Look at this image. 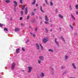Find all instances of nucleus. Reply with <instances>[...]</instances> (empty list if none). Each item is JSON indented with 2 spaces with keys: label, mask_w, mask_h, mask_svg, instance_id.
Instances as JSON below:
<instances>
[{
  "label": "nucleus",
  "mask_w": 78,
  "mask_h": 78,
  "mask_svg": "<svg viewBox=\"0 0 78 78\" xmlns=\"http://www.w3.org/2000/svg\"><path fill=\"white\" fill-rule=\"evenodd\" d=\"M50 31H52V29H51V30Z\"/></svg>",
  "instance_id": "4d7b16f0"
},
{
  "label": "nucleus",
  "mask_w": 78,
  "mask_h": 78,
  "mask_svg": "<svg viewBox=\"0 0 78 78\" xmlns=\"http://www.w3.org/2000/svg\"><path fill=\"white\" fill-rule=\"evenodd\" d=\"M64 68H65V66H62L61 69H64Z\"/></svg>",
  "instance_id": "72a5a7b5"
},
{
  "label": "nucleus",
  "mask_w": 78,
  "mask_h": 78,
  "mask_svg": "<svg viewBox=\"0 0 78 78\" xmlns=\"http://www.w3.org/2000/svg\"><path fill=\"white\" fill-rule=\"evenodd\" d=\"M30 34H33V33H30Z\"/></svg>",
  "instance_id": "5fc2aeb1"
},
{
  "label": "nucleus",
  "mask_w": 78,
  "mask_h": 78,
  "mask_svg": "<svg viewBox=\"0 0 78 78\" xmlns=\"http://www.w3.org/2000/svg\"><path fill=\"white\" fill-rule=\"evenodd\" d=\"M37 28L36 27L35 28V31H37Z\"/></svg>",
  "instance_id": "ea45409f"
},
{
  "label": "nucleus",
  "mask_w": 78,
  "mask_h": 78,
  "mask_svg": "<svg viewBox=\"0 0 78 78\" xmlns=\"http://www.w3.org/2000/svg\"><path fill=\"white\" fill-rule=\"evenodd\" d=\"M36 46L37 50H39V44H36Z\"/></svg>",
  "instance_id": "9b49d317"
},
{
  "label": "nucleus",
  "mask_w": 78,
  "mask_h": 78,
  "mask_svg": "<svg viewBox=\"0 0 78 78\" xmlns=\"http://www.w3.org/2000/svg\"><path fill=\"white\" fill-rule=\"evenodd\" d=\"M76 14H77V15L78 14V11H77L76 12Z\"/></svg>",
  "instance_id": "09e8293b"
},
{
  "label": "nucleus",
  "mask_w": 78,
  "mask_h": 78,
  "mask_svg": "<svg viewBox=\"0 0 78 78\" xmlns=\"http://www.w3.org/2000/svg\"><path fill=\"white\" fill-rule=\"evenodd\" d=\"M69 27H70V28H71V29H72V30H73V26H72V25H70Z\"/></svg>",
  "instance_id": "5701e85b"
},
{
  "label": "nucleus",
  "mask_w": 78,
  "mask_h": 78,
  "mask_svg": "<svg viewBox=\"0 0 78 78\" xmlns=\"http://www.w3.org/2000/svg\"><path fill=\"white\" fill-rule=\"evenodd\" d=\"M29 42V40H27V41H26V44H27V42Z\"/></svg>",
  "instance_id": "a19ab883"
},
{
  "label": "nucleus",
  "mask_w": 78,
  "mask_h": 78,
  "mask_svg": "<svg viewBox=\"0 0 78 78\" xmlns=\"http://www.w3.org/2000/svg\"><path fill=\"white\" fill-rule=\"evenodd\" d=\"M25 5H23V6L22 7V10H23V9H25Z\"/></svg>",
  "instance_id": "b1692460"
},
{
  "label": "nucleus",
  "mask_w": 78,
  "mask_h": 78,
  "mask_svg": "<svg viewBox=\"0 0 78 78\" xmlns=\"http://www.w3.org/2000/svg\"><path fill=\"white\" fill-rule=\"evenodd\" d=\"M22 19H23V18L22 17H21L20 18V20H22Z\"/></svg>",
  "instance_id": "79ce46f5"
},
{
  "label": "nucleus",
  "mask_w": 78,
  "mask_h": 78,
  "mask_svg": "<svg viewBox=\"0 0 78 78\" xmlns=\"http://www.w3.org/2000/svg\"><path fill=\"white\" fill-rule=\"evenodd\" d=\"M77 2L78 3V0H77Z\"/></svg>",
  "instance_id": "680f3d73"
},
{
  "label": "nucleus",
  "mask_w": 78,
  "mask_h": 78,
  "mask_svg": "<svg viewBox=\"0 0 78 78\" xmlns=\"http://www.w3.org/2000/svg\"><path fill=\"white\" fill-rule=\"evenodd\" d=\"M41 76V77H43V76H44V74L43 73H41L40 75Z\"/></svg>",
  "instance_id": "412c9836"
},
{
  "label": "nucleus",
  "mask_w": 78,
  "mask_h": 78,
  "mask_svg": "<svg viewBox=\"0 0 78 78\" xmlns=\"http://www.w3.org/2000/svg\"><path fill=\"white\" fill-rule=\"evenodd\" d=\"M44 23L46 24H48V22H47V21H45L44 22Z\"/></svg>",
  "instance_id": "4c0bfd02"
},
{
  "label": "nucleus",
  "mask_w": 78,
  "mask_h": 78,
  "mask_svg": "<svg viewBox=\"0 0 78 78\" xmlns=\"http://www.w3.org/2000/svg\"><path fill=\"white\" fill-rule=\"evenodd\" d=\"M52 26H53V25L52 24H51L50 26L51 27H52Z\"/></svg>",
  "instance_id": "603ef678"
},
{
  "label": "nucleus",
  "mask_w": 78,
  "mask_h": 78,
  "mask_svg": "<svg viewBox=\"0 0 78 78\" xmlns=\"http://www.w3.org/2000/svg\"><path fill=\"white\" fill-rule=\"evenodd\" d=\"M45 20H46V21H48V16L47 15L45 16Z\"/></svg>",
  "instance_id": "9d476101"
},
{
  "label": "nucleus",
  "mask_w": 78,
  "mask_h": 78,
  "mask_svg": "<svg viewBox=\"0 0 78 78\" xmlns=\"http://www.w3.org/2000/svg\"><path fill=\"white\" fill-rule=\"evenodd\" d=\"M35 21L34 20H32V23H34Z\"/></svg>",
  "instance_id": "37998d69"
},
{
  "label": "nucleus",
  "mask_w": 78,
  "mask_h": 78,
  "mask_svg": "<svg viewBox=\"0 0 78 78\" xmlns=\"http://www.w3.org/2000/svg\"><path fill=\"white\" fill-rule=\"evenodd\" d=\"M51 69H52V70H53V68H51Z\"/></svg>",
  "instance_id": "bf43d9fd"
},
{
  "label": "nucleus",
  "mask_w": 78,
  "mask_h": 78,
  "mask_svg": "<svg viewBox=\"0 0 78 78\" xmlns=\"http://www.w3.org/2000/svg\"><path fill=\"white\" fill-rule=\"evenodd\" d=\"M14 67H15V63H13L11 66V69L12 70L14 69Z\"/></svg>",
  "instance_id": "f257e3e1"
},
{
  "label": "nucleus",
  "mask_w": 78,
  "mask_h": 78,
  "mask_svg": "<svg viewBox=\"0 0 78 78\" xmlns=\"http://www.w3.org/2000/svg\"><path fill=\"white\" fill-rule=\"evenodd\" d=\"M20 3H21V4H22V3H23V2H22V0H20Z\"/></svg>",
  "instance_id": "473e14b6"
},
{
  "label": "nucleus",
  "mask_w": 78,
  "mask_h": 78,
  "mask_svg": "<svg viewBox=\"0 0 78 78\" xmlns=\"http://www.w3.org/2000/svg\"><path fill=\"white\" fill-rule=\"evenodd\" d=\"M53 37H55V35H53Z\"/></svg>",
  "instance_id": "052dcab7"
},
{
  "label": "nucleus",
  "mask_w": 78,
  "mask_h": 78,
  "mask_svg": "<svg viewBox=\"0 0 78 78\" xmlns=\"http://www.w3.org/2000/svg\"><path fill=\"white\" fill-rule=\"evenodd\" d=\"M56 41H57V38H56L55 39V42L56 44L58 45V46H59V43Z\"/></svg>",
  "instance_id": "423d86ee"
},
{
  "label": "nucleus",
  "mask_w": 78,
  "mask_h": 78,
  "mask_svg": "<svg viewBox=\"0 0 78 78\" xmlns=\"http://www.w3.org/2000/svg\"><path fill=\"white\" fill-rule=\"evenodd\" d=\"M71 18L73 19V20H75V17H74V16L72 14H71Z\"/></svg>",
  "instance_id": "20e7f679"
},
{
  "label": "nucleus",
  "mask_w": 78,
  "mask_h": 78,
  "mask_svg": "<svg viewBox=\"0 0 78 78\" xmlns=\"http://www.w3.org/2000/svg\"><path fill=\"white\" fill-rule=\"evenodd\" d=\"M45 30H46V31H48L47 29L45 28Z\"/></svg>",
  "instance_id": "8fccbe9b"
},
{
  "label": "nucleus",
  "mask_w": 78,
  "mask_h": 78,
  "mask_svg": "<svg viewBox=\"0 0 78 78\" xmlns=\"http://www.w3.org/2000/svg\"><path fill=\"white\" fill-rule=\"evenodd\" d=\"M11 20H12V19H11Z\"/></svg>",
  "instance_id": "e2e57ef3"
},
{
  "label": "nucleus",
  "mask_w": 78,
  "mask_h": 78,
  "mask_svg": "<svg viewBox=\"0 0 78 78\" xmlns=\"http://www.w3.org/2000/svg\"><path fill=\"white\" fill-rule=\"evenodd\" d=\"M25 14H28V8L26 7L25 9Z\"/></svg>",
  "instance_id": "0eeeda50"
},
{
  "label": "nucleus",
  "mask_w": 78,
  "mask_h": 78,
  "mask_svg": "<svg viewBox=\"0 0 78 78\" xmlns=\"http://www.w3.org/2000/svg\"><path fill=\"white\" fill-rule=\"evenodd\" d=\"M21 26H23V23H22L21 24Z\"/></svg>",
  "instance_id": "a18cd8bd"
},
{
  "label": "nucleus",
  "mask_w": 78,
  "mask_h": 78,
  "mask_svg": "<svg viewBox=\"0 0 78 78\" xmlns=\"http://www.w3.org/2000/svg\"><path fill=\"white\" fill-rule=\"evenodd\" d=\"M70 78H75L74 77H70Z\"/></svg>",
  "instance_id": "864d4df0"
},
{
  "label": "nucleus",
  "mask_w": 78,
  "mask_h": 78,
  "mask_svg": "<svg viewBox=\"0 0 78 78\" xmlns=\"http://www.w3.org/2000/svg\"><path fill=\"white\" fill-rule=\"evenodd\" d=\"M75 7H76V9H78V5H75Z\"/></svg>",
  "instance_id": "7c9ffc66"
},
{
  "label": "nucleus",
  "mask_w": 78,
  "mask_h": 78,
  "mask_svg": "<svg viewBox=\"0 0 78 78\" xmlns=\"http://www.w3.org/2000/svg\"><path fill=\"white\" fill-rule=\"evenodd\" d=\"M21 14L22 16L23 14V11H21Z\"/></svg>",
  "instance_id": "c756f323"
},
{
  "label": "nucleus",
  "mask_w": 78,
  "mask_h": 78,
  "mask_svg": "<svg viewBox=\"0 0 78 78\" xmlns=\"http://www.w3.org/2000/svg\"><path fill=\"white\" fill-rule=\"evenodd\" d=\"M19 50H20V48H18L16 49V52L17 53H19Z\"/></svg>",
  "instance_id": "dca6fc26"
},
{
  "label": "nucleus",
  "mask_w": 78,
  "mask_h": 78,
  "mask_svg": "<svg viewBox=\"0 0 78 78\" xmlns=\"http://www.w3.org/2000/svg\"><path fill=\"white\" fill-rule=\"evenodd\" d=\"M28 68L29 69L28 72L29 73H30V72H31V70H32V69H33V67H31L28 66Z\"/></svg>",
  "instance_id": "f03ea898"
},
{
  "label": "nucleus",
  "mask_w": 78,
  "mask_h": 78,
  "mask_svg": "<svg viewBox=\"0 0 78 78\" xmlns=\"http://www.w3.org/2000/svg\"><path fill=\"white\" fill-rule=\"evenodd\" d=\"M58 17H60V18H61V19H62L63 17V16H62L61 14L58 15Z\"/></svg>",
  "instance_id": "4468645a"
},
{
  "label": "nucleus",
  "mask_w": 78,
  "mask_h": 78,
  "mask_svg": "<svg viewBox=\"0 0 78 78\" xmlns=\"http://www.w3.org/2000/svg\"><path fill=\"white\" fill-rule=\"evenodd\" d=\"M33 36L34 37H35V36H36V35L35 34H34Z\"/></svg>",
  "instance_id": "49530a36"
},
{
  "label": "nucleus",
  "mask_w": 78,
  "mask_h": 78,
  "mask_svg": "<svg viewBox=\"0 0 78 78\" xmlns=\"http://www.w3.org/2000/svg\"><path fill=\"white\" fill-rule=\"evenodd\" d=\"M72 66H73L74 69H76V66H75V63H73Z\"/></svg>",
  "instance_id": "6e6552de"
},
{
  "label": "nucleus",
  "mask_w": 78,
  "mask_h": 78,
  "mask_svg": "<svg viewBox=\"0 0 78 78\" xmlns=\"http://www.w3.org/2000/svg\"><path fill=\"white\" fill-rule=\"evenodd\" d=\"M36 6H38V4H36Z\"/></svg>",
  "instance_id": "de8ad7c7"
},
{
  "label": "nucleus",
  "mask_w": 78,
  "mask_h": 78,
  "mask_svg": "<svg viewBox=\"0 0 78 78\" xmlns=\"http://www.w3.org/2000/svg\"><path fill=\"white\" fill-rule=\"evenodd\" d=\"M4 31H8V29H7L6 27L4 28Z\"/></svg>",
  "instance_id": "cd10ccee"
},
{
  "label": "nucleus",
  "mask_w": 78,
  "mask_h": 78,
  "mask_svg": "<svg viewBox=\"0 0 78 78\" xmlns=\"http://www.w3.org/2000/svg\"><path fill=\"white\" fill-rule=\"evenodd\" d=\"M61 28H59V29H60V30H61Z\"/></svg>",
  "instance_id": "13d9d810"
},
{
  "label": "nucleus",
  "mask_w": 78,
  "mask_h": 78,
  "mask_svg": "<svg viewBox=\"0 0 78 78\" xmlns=\"http://www.w3.org/2000/svg\"><path fill=\"white\" fill-rule=\"evenodd\" d=\"M57 11H58V10L57 9H56V12H57Z\"/></svg>",
  "instance_id": "3c124183"
},
{
  "label": "nucleus",
  "mask_w": 78,
  "mask_h": 78,
  "mask_svg": "<svg viewBox=\"0 0 78 78\" xmlns=\"http://www.w3.org/2000/svg\"><path fill=\"white\" fill-rule=\"evenodd\" d=\"M61 39H62V41H63L64 42H65V39H64V38H63L62 36H61Z\"/></svg>",
  "instance_id": "2eb2a0df"
},
{
  "label": "nucleus",
  "mask_w": 78,
  "mask_h": 78,
  "mask_svg": "<svg viewBox=\"0 0 78 78\" xmlns=\"http://www.w3.org/2000/svg\"><path fill=\"white\" fill-rule=\"evenodd\" d=\"M39 59H41V60H42L43 61V60H44V57L42 56H40L39 57Z\"/></svg>",
  "instance_id": "f8f14e48"
},
{
  "label": "nucleus",
  "mask_w": 78,
  "mask_h": 78,
  "mask_svg": "<svg viewBox=\"0 0 78 78\" xmlns=\"http://www.w3.org/2000/svg\"><path fill=\"white\" fill-rule=\"evenodd\" d=\"M50 5L51 6H53V2H52V1H51L50 2Z\"/></svg>",
  "instance_id": "bb28decb"
},
{
  "label": "nucleus",
  "mask_w": 78,
  "mask_h": 78,
  "mask_svg": "<svg viewBox=\"0 0 78 78\" xmlns=\"http://www.w3.org/2000/svg\"><path fill=\"white\" fill-rule=\"evenodd\" d=\"M43 42L44 43H46L48 41V38H44L43 39Z\"/></svg>",
  "instance_id": "7ed1b4c3"
},
{
  "label": "nucleus",
  "mask_w": 78,
  "mask_h": 78,
  "mask_svg": "<svg viewBox=\"0 0 78 78\" xmlns=\"http://www.w3.org/2000/svg\"><path fill=\"white\" fill-rule=\"evenodd\" d=\"M27 20H29L30 19V16L29 15H28L27 17Z\"/></svg>",
  "instance_id": "c85d7f7f"
},
{
  "label": "nucleus",
  "mask_w": 78,
  "mask_h": 78,
  "mask_svg": "<svg viewBox=\"0 0 78 78\" xmlns=\"http://www.w3.org/2000/svg\"><path fill=\"white\" fill-rule=\"evenodd\" d=\"M0 27H3V25L2 24L0 23Z\"/></svg>",
  "instance_id": "58836bf2"
},
{
  "label": "nucleus",
  "mask_w": 78,
  "mask_h": 78,
  "mask_svg": "<svg viewBox=\"0 0 78 78\" xmlns=\"http://www.w3.org/2000/svg\"><path fill=\"white\" fill-rule=\"evenodd\" d=\"M48 51L49 52H51L52 53H53V50H52L51 49H49Z\"/></svg>",
  "instance_id": "a211bd4d"
},
{
  "label": "nucleus",
  "mask_w": 78,
  "mask_h": 78,
  "mask_svg": "<svg viewBox=\"0 0 78 78\" xmlns=\"http://www.w3.org/2000/svg\"><path fill=\"white\" fill-rule=\"evenodd\" d=\"M15 31L16 32L19 31H20V29H19V28H16L15 29Z\"/></svg>",
  "instance_id": "1a4fd4ad"
},
{
  "label": "nucleus",
  "mask_w": 78,
  "mask_h": 78,
  "mask_svg": "<svg viewBox=\"0 0 78 78\" xmlns=\"http://www.w3.org/2000/svg\"><path fill=\"white\" fill-rule=\"evenodd\" d=\"M31 14L32 16H33V15H34V13L32 12V13H31Z\"/></svg>",
  "instance_id": "c9c22d12"
},
{
  "label": "nucleus",
  "mask_w": 78,
  "mask_h": 78,
  "mask_svg": "<svg viewBox=\"0 0 78 78\" xmlns=\"http://www.w3.org/2000/svg\"><path fill=\"white\" fill-rule=\"evenodd\" d=\"M14 4L15 5H14V6H15V9L16 8V7L17 6V2H16V1H14L13 2Z\"/></svg>",
  "instance_id": "39448f33"
},
{
  "label": "nucleus",
  "mask_w": 78,
  "mask_h": 78,
  "mask_svg": "<svg viewBox=\"0 0 78 78\" xmlns=\"http://www.w3.org/2000/svg\"><path fill=\"white\" fill-rule=\"evenodd\" d=\"M36 0H34L33 2L32 3V5H34L36 3Z\"/></svg>",
  "instance_id": "4be33fe9"
},
{
  "label": "nucleus",
  "mask_w": 78,
  "mask_h": 78,
  "mask_svg": "<svg viewBox=\"0 0 78 78\" xmlns=\"http://www.w3.org/2000/svg\"><path fill=\"white\" fill-rule=\"evenodd\" d=\"M65 59H68V56L65 55Z\"/></svg>",
  "instance_id": "a878e982"
},
{
  "label": "nucleus",
  "mask_w": 78,
  "mask_h": 78,
  "mask_svg": "<svg viewBox=\"0 0 78 78\" xmlns=\"http://www.w3.org/2000/svg\"><path fill=\"white\" fill-rule=\"evenodd\" d=\"M67 73V71H65L63 73V75H66Z\"/></svg>",
  "instance_id": "f3484780"
},
{
  "label": "nucleus",
  "mask_w": 78,
  "mask_h": 78,
  "mask_svg": "<svg viewBox=\"0 0 78 78\" xmlns=\"http://www.w3.org/2000/svg\"><path fill=\"white\" fill-rule=\"evenodd\" d=\"M10 0H6L5 2L7 3H10Z\"/></svg>",
  "instance_id": "aec40b11"
},
{
  "label": "nucleus",
  "mask_w": 78,
  "mask_h": 78,
  "mask_svg": "<svg viewBox=\"0 0 78 78\" xmlns=\"http://www.w3.org/2000/svg\"><path fill=\"white\" fill-rule=\"evenodd\" d=\"M34 11H36V9H34Z\"/></svg>",
  "instance_id": "6e6d98bb"
},
{
  "label": "nucleus",
  "mask_w": 78,
  "mask_h": 78,
  "mask_svg": "<svg viewBox=\"0 0 78 78\" xmlns=\"http://www.w3.org/2000/svg\"><path fill=\"white\" fill-rule=\"evenodd\" d=\"M22 50L23 51H25V49L23 48H22Z\"/></svg>",
  "instance_id": "e433bc0d"
},
{
  "label": "nucleus",
  "mask_w": 78,
  "mask_h": 78,
  "mask_svg": "<svg viewBox=\"0 0 78 78\" xmlns=\"http://www.w3.org/2000/svg\"><path fill=\"white\" fill-rule=\"evenodd\" d=\"M43 5L44 6H45V3H44Z\"/></svg>",
  "instance_id": "c03bdc74"
},
{
  "label": "nucleus",
  "mask_w": 78,
  "mask_h": 78,
  "mask_svg": "<svg viewBox=\"0 0 78 78\" xmlns=\"http://www.w3.org/2000/svg\"><path fill=\"white\" fill-rule=\"evenodd\" d=\"M48 0H45V2L46 3L47 5H48V2H47Z\"/></svg>",
  "instance_id": "f704fd0d"
},
{
  "label": "nucleus",
  "mask_w": 78,
  "mask_h": 78,
  "mask_svg": "<svg viewBox=\"0 0 78 78\" xmlns=\"http://www.w3.org/2000/svg\"><path fill=\"white\" fill-rule=\"evenodd\" d=\"M41 61L40 60H39L38 61V64H41Z\"/></svg>",
  "instance_id": "2f4dec72"
},
{
  "label": "nucleus",
  "mask_w": 78,
  "mask_h": 78,
  "mask_svg": "<svg viewBox=\"0 0 78 78\" xmlns=\"http://www.w3.org/2000/svg\"><path fill=\"white\" fill-rule=\"evenodd\" d=\"M40 10L42 12H44V11L42 10V7L41 6H40Z\"/></svg>",
  "instance_id": "ddd939ff"
},
{
  "label": "nucleus",
  "mask_w": 78,
  "mask_h": 78,
  "mask_svg": "<svg viewBox=\"0 0 78 78\" xmlns=\"http://www.w3.org/2000/svg\"><path fill=\"white\" fill-rule=\"evenodd\" d=\"M40 45L41 47V50H44V48H43V46H42V45L41 44H40Z\"/></svg>",
  "instance_id": "6ab92c4d"
},
{
  "label": "nucleus",
  "mask_w": 78,
  "mask_h": 78,
  "mask_svg": "<svg viewBox=\"0 0 78 78\" xmlns=\"http://www.w3.org/2000/svg\"><path fill=\"white\" fill-rule=\"evenodd\" d=\"M69 9H70V11H71V10H72V6H71V5H70L69 6Z\"/></svg>",
  "instance_id": "393cba45"
}]
</instances>
